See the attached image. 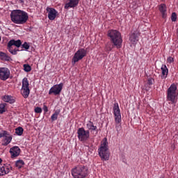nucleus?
I'll return each mask as SVG.
<instances>
[{"mask_svg":"<svg viewBox=\"0 0 178 178\" xmlns=\"http://www.w3.org/2000/svg\"><path fill=\"white\" fill-rule=\"evenodd\" d=\"M10 19L15 24H25L29 20V14L21 10H14L10 13Z\"/></svg>","mask_w":178,"mask_h":178,"instance_id":"f257e3e1","label":"nucleus"},{"mask_svg":"<svg viewBox=\"0 0 178 178\" xmlns=\"http://www.w3.org/2000/svg\"><path fill=\"white\" fill-rule=\"evenodd\" d=\"M108 37L114 45H115L118 49L122 48V44H123V38H122V33L118 30L111 29L107 33Z\"/></svg>","mask_w":178,"mask_h":178,"instance_id":"f03ea898","label":"nucleus"},{"mask_svg":"<svg viewBox=\"0 0 178 178\" xmlns=\"http://www.w3.org/2000/svg\"><path fill=\"white\" fill-rule=\"evenodd\" d=\"M71 173L74 178H86L88 176V168L79 165L72 168Z\"/></svg>","mask_w":178,"mask_h":178,"instance_id":"7ed1b4c3","label":"nucleus"},{"mask_svg":"<svg viewBox=\"0 0 178 178\" xmlns=\"http://www.w3.org/2000/svg\"><path fill=\"white\" fill-rule=\"evenodd\" d=\"M177 86L175 83H172L167 90L166 99L171 104H177Z\"/></svg>","mask_w":178,"mask_h":178,"instance_id":"20e7f679","label":"nucleus"},{"mask_svg":"<svg viewBox=\"0 0 178 178\" xmlns=\"http://www.w3.org/2000/svg\"><path fill=\"white\" fill-rule=\"evenodd\" d=\"M99 156L102 161H109V148L108 147V140L106 138L102 142L100 147L98 149Z\"/></svg>","mask_w":178,"mask_h":178,"instance_id":"39448f33","label":"nucleus"},{"mask_svg":"<svg viewBox=\"0 0 178 178\" xmlns=\"http://www.w3.org/2000/svg\"><path fill=\"white\" fill-rule=\"evenodd\" d=\"M77 137L81 143H86L90 139V131L86 130L83 127L79 128L77 130Z\"/></svg>","mask_w":178,"mask_h":178,"instance_id":"423d86ee","label":"nucleus"},{"mask_svg":"<svg viewBox=\"0 0 178 178\" xmlns=\"http://www.w3.org/2000/svg\"><path fill=\"white\" fill-rule=\"evenodd\" d=\"M30 84L29 83V79L25 77L22 79V86L21 89V93L24 98H29L30 95V88H29Z\"/></svg>","mask_w":178,"mask_h":178,"instance_id":"0eeeda50","label":"nucleus"},{"mask_svg":"<svg viewBox=\"0 0 178 178\" xmlns=\"http://www.w3.org/2000/svg\"><path fill=\"white\" fill-rule=\"evenodd\" d=\"M87 56V50L85 49H79L74 55L72 58V63H77L79 60H81L83 58Z\"/></svg>","mask_w":178,"mask_h":178,"instance_id":"6e6552de","label":"nucleus"},{"mask_svg":"<svg viewBox=\"0 0 178 178\" xmlns=\"http://www.w3.org/2000/svg\"><path fill=\"white\" fill-rule=\"evenodd\" d=\"M113 111L115 116V122L119 124L122 122V114L120 113V108L118 102L114 104Z\"/></svg>","mask_w":178,"mask_h":178,"instance_id":"1a4fd4ad","label":"nucleus"},{"mask_svg":"<svg viewBox=\"0 0 178 178\" xmlns=\"http://www.w3.org/2000/svg\"><path fill=\"white\" fill-rule=\"evenodd\" d=\"M10 77V70L8 67H0V80L6 81Z\"/></svg>","mask_w":178,"mask_h":178,"instance_id":"9d476101","label":"nucleus"},{"mask_svg":"<svg viewBox=\"0 0 178 178\" xmlns=\"http://www.w3.org/2000/svg\"><path fill=\"white\" fill-rule=\"evenodd\" d=\"M140 37V32L136 30L134 31V32H131V34L129 35V42L132 45H136L137 42H138V40Z\"/></svg>","mask_w":178,"mask_h":178,"instance_id":"9b49d317","label":"nucleus"},{"mask_svg":"<svg viewBox=\"0 0 178 178\" xmlns=\"http://www.w3.org/2000/svg\"><path fill=\"white\" fill-rule=\"evenodd\" d=\"M62 88H63V83H60L58 85H55L50 88L49 94V95H51V94H54V95H59L62 91Z\"/></svg>","mask_w":178,"mask_h":178,"instance_id":"f8f14e48","label":"nucleus"},{"mask_svg":"<svg viewBox=\"0 0 178 178\" xmlns=\"http://www.w3.org/2000/svg\"><path fill=\"white\" fill-rule=\"evenodd\" d=\"M46 10L48 12V19L49 20H55V19H56L58 11L55 10V8L47 7Z\"/></svg>","mask_w":178,"mask_h":178,"instance_id":"ddd939ff","label":"nucleus"},{"mask_svg":"<svg viewBox=\"0 0 178 178\" xmlns=\"http://www.w3.org/2000/svg\"><path fill=\"white\" fill-rule=\"evenodd\" d=\"M159 10L163 19H166V17H168V7L166 6V4L161 3L159 5Z\"/></svg>","mask_w":178,"mask_h":178,"instance_id":"4468645a","label":"nucleus"},{"mask_svg":"<svg viewBox=\"0 0 178 178\" xmlns=\"http://www.w3.org/2000/svg\"><path fill=\"white\" fill-rule=\"evenodd\" d=\"M11 158H16L20 155V148L18 146H14L10 149Z\"/></svg>","mask_w":178,"mask_h":178,"instance_id":"2eb2a0df","label":"nucleus"},{"mask_svg":"<svg viewBox=\"0 0 178 178\" xmlns=\"http://www.w3.org/2000/svg\"><path fill=\"white\" fill-rule=\"evenodd\" d=\"M64 8L65 9H69L70 8H76L79 5V0H67Z\"/></svg>","mask_w":178,"mask_h":178,"instance_id":"dca6fc26","label":"nucleus"},{"mask_svg":"<svg viewBox=\"0 0 178 178\" xmlns=\"http://www.w3.org/2000/svg\"><path fill=\"white\" fill-rule=\"evenodd\" d=\"M86 127L88 131H95L96 134H98V127H97V125H94V122L88 121L86 124Z\"/></svg>","mask_w":178,"mask_h":178,"instance_id":"f3484780","label":"nucleus"},{"mask_svg":"<svg viewBox=\"0 0 178 178\" xmlns=\"http://www.w3.org/2000/svg\"><path fill=\"white\" fill-rule=\"evenodd\" d=\"M13 138L12 135L9 133V135L4 136L3 139L1 140V145L4 147L9 145V144L12 143Z\"/></svg>","mask_w":178,"mask_h":178,"instance_id":"a211bd4d","label":"nucleus"},{"mask_svg":"<svg viewBox=\"0 0 178 178\" xmlns=\"http://www.w3.org/2000/svg\"><path fill=\"white\" fill-rule=\"evenodd\" d=\"M161 79H166L168 77V74H169V70L168 69V67L166 65H162L161 67Z\"/></svg>","mask_w":178,"mask_h":178,"instance_id":"6ab92c4d","label":"nucleus"},{"mask_svg":"<svg viewBox=\"0 0 178 178\" xmlns=\"http://www.w3.org/2000/svg\"><path fill=\"white\" fill-rule=\"evenodd\" d=\"M17 47V48H20L22 47V40H11L8 42L7 47Z\"/></svg>","mask_w":178,"mask_h":178,"instance_id":"aec40b11","label":"nucleus"},{"mask_svg":"<svg viewBox=\"0 0 178 178\" xmlns=\"http://www.w3.org/2000/svg\"><path fill=\"white\" fill-rule=\"evenodd\" d=\"M116 45H115V43H113L111 41L108 42L106 43L105 47H104V51L105 52H107V54H109L111 51H112L113 48H115Z\"/></svg>","mask_w":178,"mask_h":178,"instance_id":"412c9836","label":"nucleus"},{"mask_svg":"<svg viewBox=\"0 0 178 178\" xmlns=\"http://www.w3.org/2000/svg\"><path fill=\"white\" fill-rule=\"evenodd\" d=\"M0 59L3 60V62H10V60H12V58L3 51H0Z\"/></svg>","mask_w":178,"mask_h":178,"instance_id":"4be33fe9","label":"nucleus"},{"mask_svg":"<svg viewBox=\"0 0 178 178\" xmlns=\"http://www.w3.org/2000/svg\"><path fill=\"white\" fill-rule=\"evenodd\" d=\"M4 102H8V104H15V99L10 95H4L2 98Z\"/></svg>","mask_w":178,"mask_h":178,"instance_id":"5701e85b","label":"nucleus"},{"mask_svg":"<svg viewBox=\"0 0 178 178\" xmlns=\"http://www.w3.org/2000/svg\"><path fill=\"white\" fill-rule=\"evenodd\" d=\"M3 169H4L3 172H4L5 176L6 175L10 173V172H12L13 170V168H12V165H10V164L3 165Z\"/></svg>","mask_w":178,"mask_h":178,"instance_id":"b1692460","label":"nucleus"},{"mask_svg":"<svg viewBox=\"0 0 178 178\" xmlns=\"http://www.w3.org/2000/svg\"><path fill=\"white\" fill-rule=\"evenodd\" d=\"M59 113H60V111H56L51 116V122H55V120H58V116H59Z\"/></svg>","mask_w":178,"mask_h":178,"instance_id":"393cba45","label":"nucleus"},{"mask_svg":"<svg viewBox=\"0 0 178 178\" xmlns=\"http://www.w3.org/2000/svg\"><path fill=\"white\" fill-rule=\"evenodd\" d=\"M8 50L9 51V52L10 54H12V55H17V52H19V49H14L12 47H8Z\"/></svg>","mask_w":178,"mask_h":178,"instance_id":"a878e982","label":"nucleus"},{"mask_svg":"<svg viewBox=\"0 0 178 178\" xmlns=\"http://www.w3.org/2000/svg\"><path fill=\"white\" fill-rule=\"evenodd\" d=\"M15 166L18 169H22V166H24V161L23 160H18L16 161Z\"/></svg>","mask_w":178,"mask_h":178,"instance_id":"bb28decb","label":"nucleus"},{"mask_svg":"<svg viewBox=\"0 0 178 178\" xmlns=\"http://www.w3.org/2000/svg\"><path fill=\"white\" fill-rule=\"evenodd\" d=\"M6 103L0 104V115H2L3 113H5V112H6Z\"/></svg>","mask_w":178,"mask_h":178,"instance_id":"cd10ccee","label":"nucleus"},{"mask_svg":"<svg viewBox=\"0 0 178 178\" xmlns=\"http://www.w3.org/2000/svg\"><path fill=\"white\" fill-rule=\"evenodd\" d=\"M23 131H24V129H23L22 127L15 129V134L17 136H22L23 134Z\"/></svg>","mask_w":178,"mask_h":178,"instance_id":"c85d7f7f","label":"nucleus"},{"mask_svg":"<svg viewBox=\"0 0 178 178\" xmlns=\"http://www.w3.org/2000/svg\"><path fill=\"white\" fill-rule=\"evenodd\" d=\"M24 72H31V66H30V65L29 64H24Z\"/></svg>","mask_w":178,"mask_h":178,"instance_id":"c756f323","label":"nucleus"},{"mask_svg":"<svg viewBox=\"0 0 178 178\" xmlns=\"http://www.w3.org/2000/svg\"><path fill=\"white\" fill-rule=\"evenodd\" d=\"M6 136H9V132L7 131H2V133H0V138H2V137H6Z\"/></svg>","mask_w":178,"mask_h":178,"instance_id":"7c9ffc66","label":"nucleus"},{"mask_svg":"<svg viewBox=\"0 0 178 178\" xmlns=\"http://www.w3.org/2000/svg\"><path fill=\"white\" fill-rule=\"evenodd\" d=\"M177 19V15H176V13H172L171 15L172 22H176Z\"/></svg>","mask_w":178,"mask_h":178,"instance_id":"2f4dec72","label":"nucleus"},{"mask_svg":"<svg viewBox=\"0 0 178 178\" xmlns=\"http://www.w3.org/2000/svg\"><path fill=\"white\" fill-rule=\"evenodd\" d=\"M154 81H155V79H154V78H149L147 79V84L149 86H152V84H154Z\"/></svg>","mask_w":178,"mask_h":178,"instance_id":"473e14b6","label":"nucleus"},{"mask_svg":"<svg viewBox=\"0 0 178 178\" xmlns=\"http://www.w3.org/2000/svg\"><path fill=\"white\" fill-rule=\"evenodd\" d=\"M35 113H42V108L41 107H36L34 109Z\"/></svg>","mask_w":178,"mask_h":178,"instance_id":"72a5a7b5","label":"nucleus"},{"mask_svg":"<svg viewBox=\"0 0 178 178\" xmlns=\"http://www.w3.org/2000/svg\"><path fill=\"white\" fill-rule=\"evenodd\" d=\"M22 48H24V49H29L30 45L27 44L26 42H25L22 45Z\"/></svg>","mask_w":178,"mask_h":178,"instance_id":"f704fd0d","label":"nucleus"},{"mask_svg":"<svg viewBox=\"0 0 178 178\" xmlns=\"http://www.w3.org/2000/svg\"><path fill=\"white\" fill-rule=\"evenodd\" d=\"M115 129H116V131H117L118 134H119V133L122 130V126H120L119 124H116L115 125Z\"/></svg>","mask_w":178,"mask_h":178,"instance_id":"c9c22d12","label":"nucleus"},{"mask_svg":"<svg viewBox=\"0 0 178 178\" xmlns=\"http://www.w3.org/2000/svg\"><path fill=\"white\" fill-rule=\"evenodd\" d=\"M3 170H4L3 167V166L0 167V176H5V172Z\"/></svg>","mask_w":178,"mask_h":178,"instance_id":"e433bc0d","label":"nucleus"},{"mask_svg":"<svg viewBox=\"0 0 178 178\" xmlns=\"http://www.w3.org/2000/svg\"><path fill=\"white\" fill-rule=\"evenodd\" d=\"M168 63H172L175 62V59L172 57H168L167 59Z\"/></svg>","mask_w":178,"mask_h":178,"instance_id":"4c0bfd02","label":"nucleus"},{"mask_svg":"<svg viewBox=\"0 0 178 178\" xmlns=\"http://www.w3.org/2000/svg\"><path fill=\"white\" fill-rule=\"evenodd\" d=\"M43 111L44 112V113H47V112H48V106H47V105L44 104L43 106Z\"/></svg>","mask_w":178,"mask_h":178,"instance_id":"58836bf2","label":"nucleus"},{"mask_svg":"<svg viewBox=\"0 0 178 178\" xmlns=\"http://www.w3.org/2000/svg\"><path fill=\"white\" fill-rule=\"evenodd\" d=\"M19 2H20L21 3H24V1H23V0H19Z\"/></svg>","mask_w":178,"mask_h":178,"instance_id":"ea45409f","label":"nucleus"},{"mask_svg":"<svg viewBox=\"0 0 178 178\" xmlns=\"http://www.w3.org/2000/svg\"><path fill=\"white\" fill-rule=\"evenodd\" d=\"M0 163H2V159L0 158Z\"/></svg>","mask_w":178,"mask_h":178,"instance_id":"a19ab883","label":"nucleus"},{"mask_svg":"<svg viewBox=\"0 0 178 178\" xmlns=\"http://www.w3.org/2000/svg\"><path fill=\"white\" fill-rule=\"evenodd\" d=\"M0 41H1V37H0Z\"/></svg>","mask_w":178,"mask_h":178,"instance_id":"79ce46f5","label":"nucleus"}]
</instances>
